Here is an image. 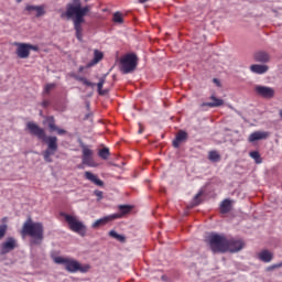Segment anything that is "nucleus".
I'll list each match as a JSON object with an SVG mask.
<instances>
[{
    "label": "nucleus",
    "instance_id": "f257e3e1",
    "mask_svg": "<svg viewBox=\"0 0 282 282\" xmlns=\"http://www.w3.org/2000/svg\"><path fill=\"white\" fill-rule=\"evenodd\" d=\"M91 7L82 6V0H72L66 7V12L62 13V19H74V28L76 31V39L79 43H83V26L82 23H85L84 17H87L90 12Z\"/></svg>",
    "mask_w": 282,
    "mask_h": 282
},
{
    "label": "nucleus",
    "instance_id": "f03ea898",
    "mask_svg": "<svg viewBox=\"0 0 282 282\" xmlns=\"http://www.w3.org/2000/svg\"><path fill=\"white\" fill-rule=\"evenodd\" d=\"M26 128L30 133L36 137L39 140L47 145V149L43 151V158L46 163H53L52 156L58 151V139L56 135H46V132L35 122H28Z\"/></svg>",
    "mask_w": 282,
    "mask_h": 282
},
{
    "label": "nucleus",
    "instance_id": "7ed1b4c3",
    "mask_svg": "<svg viewBox=\"0 0 282 282\" xmlns=\"http://www.w3.org/2000/svg\"><path fill=\"white\" fill-rule=\"evenodd\" d=\"M21 235L30 237L31 246H41L44 240V225L41 221H33L31 217L23 224Z\"/></svg>",
    "mask_w": 282,
    "mask_h": 282
},
{
    "label": "nucleus",
    "instance_id": "20e7f679",
    "mask_svg": "<svg viewBox=\"0 0 282 282\" xmlns=\"http://www.w3.org/2000/svg\"><path fill=\"white\" fill-rule=\"evenodd\" d=\"M53 261L56 264L65 265V270L69 273H87L90 269L89 264L82 265L76 259L65 258L61 256L53 257Z\"/></svg>",
    "mask_w": 282,
    "mask_h": 282
},
{
    "label": "nucleus",
    "instance_id": "39448f33",
    "mask_svg": "<svg viewBox=\"0 0 282 282\" xmlns=\"http://www.w3.org/2000/svg\"><path fill=\"white\" fill-rule=\"evenodd\" d=\"M207 242L212 252L214 253L227 252L228 238L225 235L212 232L208 235Z\"/></svg>",
    "mask_w": 282,
    "mask_h": 282
},
{
    "label": "nucleus",
    "instance_id": "423d86ee",
    "mask_svg": "<svg viewBox=\"0 0 282 282\" xmlns=\"http://www.w3.org/2000/svg\"><path fill=\"white\" fill-rule=\"evenodd\" d=\"M62 216L65 218L66 223L69 226V229L79 235L80 237H86L87 235V226L84 225L76 216L69 215L66 213H62Z\"/></svg>",
    "mask_w": 282,
    "mask_h": 282
},
{
    "label": "nucleus",
    "instance_id": "0eeeda50",
    "mask_svg": "<svg viewBox=\"0 0 282 282\" xmlns=\"http://www.w3.org/2000/svg\"><path fill=\"white\" fill-rule=\"evenodd\" d=\"M121 73L123 75H128L133 73L138 67V57L135 54H127L126 56L121 57Z\"/></svg>",
    "mask_w": 282,
    "mask_h": 282
},
{
    "label": "nucleus",
    "instance_id": "6e6552de",
    "mask_svg": "<svg viewBox=\"0 0 282 282\" xmlns=\"http://www.w3.org/2000/svg\"><path fill=\"white\" fill-rule=\"evenodd\" d=\"M13 45L17 47L15 54L20 59H28L31 55V50L33 52H39L40 50L37 45L30 43L14 42Z\"/></svg>",
    "mask_w": 282,
    "mask_h": 282
},
{
    "label": "nucleus",
    "instance_id": "1a4fd4ad",
    "mask_svg": "<svg viewBox=\"0 0 282 282\" xmlns=\"http://www.w3.org/2000/svg\"><path fill=\"white\" fill-rule=\"evenodd\" d=\"M254 94L263 99H273L275 97V89L269 86L256 85Z\"/></svg>",
    "mask_w": 282,
    "mask_h": 282
},
{
    "label": "nucleus",
    "instance_id": "9d476101",
    "mask_svg": "<svg viewBox=\"0 0 282 282\" xmlns=\"http://www.w3.org/2000/svg\"><path fill=\"white\" fill-rule=\"evenodd\" d=\"M94 152L87 145L82 144V164L88 167H97V164L94 161Z\"/></svg>",
    "mask_w": 282,
    "mask_h": 282
},
{
    "label": "nucleus",
    "instance_id": "9b49d317",
    "mask_svg": "<svg viewBox=\"0 0 282 282\" xmlns=\"http://www.w3.org/2000/svg\"><path fill=\"white\" fill-rule=\"evenodd\" d=\"M226 252L237 253L245 248V241L242 239L230 238L227 239Z\"/></svg>",
    "mask_w": 282,
    "mask_h": 282
},
{
    "label": "nucleus",
    "instance_id": "f8f14e48",
    "mask_svg": "<svg viewBox=\"0 0 282 282\" xmlns=\"http://www.w3.org/2000/svg\"><path fill=\"white\" fill-rule=\"evenodd\" d=\"M18 247L17 240L13 237H9L7 241L1 243V254H8Z\"/></svg>",
    "mask_w": 282,
    "mask_h": 282
},
{
    "label": "nucleus",
    "instance_id": "ddd939ff",
    "mask_svg": "<svg viewBox=\"0 0 282 282\" xmlns=\"http://www.w3.org/2000/svg\"><path fill=\"white\" fill-rule=\"evenodd\" d=\"M270 137V132L268 131H254L249 134L248 142L254 143L257 141L267 140Z\"/></svg>",
    "mask_w": 282,
    "mask_h": 282
},
{
    "label": "nucleus",
    "instance_id": "4468645a",
    "mask_svg": "<svg viewBox=\"0 0 282 282\" xmlns=\"http://www.w3.org/2000/svg\"><path fill=\"white\" fill-rule=\"evenodd\" d=\"M117 215H108V216H104L97 220H95V223H93V229H98L99 227L106 226L109 223L117 220Z\"/></svg>",
    "mask_w": 282,
    "mask_h": 282
},
{
    "label": "nucleus",
    "instance_id": "2eb2a0df",
    "mask_svg": "<svg viewBox=\"0 0 282 282\" xmlns=\"http://www.w3.org/2000/svg\"><path fill=\"white\" fill-rule=\"evenodd\" d=\"M46 122L51 132H57L58 135H65L67 133L65 129L57 127L55 118L53 116L47 117Z\"/></svg>",
    "mask_w": 282,
    "mask_h": 282
},
{
    "label": "nucleus",
    "instance_id": "dca6fc26",
    "mask_svg": "<svg viewBox=\"0 0 282 282\" xmlns=\"http://www.w3.org/2000/svg\"><path fill=\"white\" fill-rule=\"evenodd\" d=\"M188 134L186 131H178L175 135V139L172 141V147L174 149H180L181 144L186 142Z\"/></svg>",
    "mask_w": 282,
    "mask_h": 282
},
{
    "label": "nucleus",
    "instance_id": "f3484780",
    "mask_svg": "<svg viewBox=\"0 0 282 282\" xmlns=\"http://www.w3.org/2000/svg\"><path fill=\"white\" fill-rule=\"evenodd\" d=\"M84 178H86V181H89L90 183H93L99 187H102L105 185L102 180H100L96 174H94L89 171L84 172Z\"/></svg>",
    "mask_w": 282,
    "mask_h": 282
},
{
    "label": "nucleus",
    "instance_id": "a211bd4d",
    "mask_svg": "<svg viewBox=\"0 0 282 282\" xmlns=\"http://www.w3.org/2000/svg\"><path fill=\"white\" fill-rule=\"evenodd\" d=\"M209 99L213 101V102H203L200 105L202 108L204 107H208V108H219V107H223L225 101L223 99H219L217 98L216 96H210Z\"/></svg>",
    "mask_w": 282,
    "mask_h": 282
},
{
    "label": "nucleus",
    "instance_id": "6ab92c4d",
    "mask_svg": "<svg viewBox=\"0 0 282 282\" xmlns=\"http://www.w3.org/2000/svg\"><path fill=\"white\" fill-rule=\"evenodd\" d=\"M274 258L273 252L268 249H263L258 253V259L263 263H270Z\"/></svg>",
    "mask_w": 282,
    "mask_h": 282
},
{
    "label": "nucleus",
    "instance_id": "aec40b11",
    "mask_svg": "<svg viewBox=\"0 0 282 282\" xmlns=\"http://www.w3.org/2000/svg\"><path fill=\"white\" fill-rule=\"evenodd\" d=\"M250 72L256 75H264L269 72L268 65L253 64L250 66Z\"/></svg>",
    "mask_w": 282,
    "mask_h": 282
},
{
    "label": "nucleus",
    "instance_id": "412c9836",
    "mask_svg": "<svg viewBox=\"0 0 282 282\" xmlns=\"http://www.w3.org/2000/svg\"><path fill=\"white\" fill-rule=\"evenodd\" d=\"M253 57H254V62L261 63V64H268L271 61V56L267 52H257Z\"/></svg>",
    "mask_w": 282,
    "mask_h": 282
},
{
    "label": "nucleus",
    "instance_id": "4be33fe9",
    "mask_svg": "<svg viewBox=\"0 0 282 282\" xmlns=\"http://www.w3.org/2000/svg\"><path fill=\"white\" fill-rule=\"evenodd\" d=\"M102 59H104V53L100 52L99 50H95L93 61H90V63H88V65H86V67L91 68V67L96 66L97 64H99Z\"/></svg>",
    "mask_w": 282,
    "mask_h": 282
},
{
    "label": "nucleus",
    "instance_id": "5701e85b",
    "mask_svg": "<svg viewBox=\"0 0 282 282\" xmlns=\"http://www.w3.org/2000/svg\"><path fill=\"white\" fill-rule=\"evenodd\" d=\"M133 209L130 205H119V213L111 214V216H117V219L123 218L126 215L130 214Z\"/></svg>",
    "mask_w": 282,
    "mask_h": 282
},
{
    "label": "nucleus",
    "instance_id": "b1692460",
    "mask_svg": "<svg viewBox=\"0 0 282 282\" xmlns=\"http://www.w3.org/2000/svg\"><path fill=\"white\" fill-rule=\"evenodd\" d=\"M220 214L226 215L231 212V200L226 198L221 202L219 207Z\"/></svg>",
    "mask_w": 282,
    "mask_h": 282
},
{
    "label": "nucleus",
    "instance_id": "393cba45",
    "mask_svg": "<svg viewBox=\"0 0 282 282\" xmlns=\"http://www.w3.org/2000/svg\"><path fill=\"white\" fill-rule=\"evenodd\" d=\"M74 78L82 83V85L86 86V87H90L94 88L96 86L95 83H91L90 80H88L86 77L79 76V75H75Z\"/></svg>",
    "mask_w": 282,
    "mask_h": 282
},
{
    "label": "nucleus",
    "instance_id": "a878e982",
    "mask_svg": "<svg viewBox=\"0 0 282 282\" xmlns=\"http://www.w3.org/2000/svg\"><path fill=\"white\" fill-rule=\"evenodd\" d=\"M74 78L82 83V85L86 86V87H90L94 88L96 86L95 83H91L90 80H88L86 77L79 76V75H75Z\"/></svg>",
    "mask_w": 282,
    "mask_h": 282
},
{
    "label": "nucleus",
    "instance_id": "bb28decb",
    "mask_svg": "<svg viewBox=\"0 0 282 282\" xmlns=\"http://www.w3.org/2000/svg\"><path fill=\"white\" fill-rule=\"evenodd\" d=\"M74 78L82 83V85L86 86V87H90L94 88L96 86L95 83H91L90 80H88L86 77L79 76V75H75Z\"/></svg>",
    "mask_w": 282,
    "mask_h": 282
},
{
    "label": "nucleus",
    "instance_id": "cd10ccee",
    "mask_svg": "<svg viewBox=\"0 0 282 282\" xmlns=\"http://www.w3.org/2000/svg\"><path fill=\"white\" fill-rule=\"evenodd\" d=\"M106 84V76L99 78V83H97V91H99V96H106L107 95V90H104V86Z\"/></svg>",
    "mask_w": 282,
    "mask_h": 282
},
{
    "label": "nucleus",
    "instance_id": "c85d7f7f",
    "mask_svg": "<svg viewBox=\"0 0 282 282\" xmlns=\"http://www.w3.org/2000/svg\"><path fill=\"white\" fill-rule=\"evenodd\" d=\"M108 236L117 239V241L121 243H124L127 241L126 237L123 235L118 234L116 230H110V232H108Z\"/></svg>",
    "mask_w": 282,
    "mask_h": 282
},
{
    "label": "nucleus",
    "instance_id": "c756f323",
    "mask_svg": "<svg viewBox=\"0 0 282 282\" xmlns=\"http://www.w3.org/2000/svg\"><path fill=\"white\" fill-rule=\"evenodd\" d=\"M221 159L220 154L217 151H209L208 152V160L213 163L219 162Z\"/></svg>",
    "mask_w": 282,
    "mask_h": 282
},
{
    "label": "nucleus",
    "instance_id": "7c9ffc66",
    "mask_svg": "<svg viewBox=\"0 0 282 282\" xmlns=\"http://www.w3.org/2000/svg\"><path fill=\"white\" fill-rule=\"evenodd\" d=\"M98 155L104 161L109 160V156H110L109 148H104V149L99 150Z\"/></svg>",
    "mask_w": 282,
    "mask_h": 282
},
{
    "label": "nucleus",
    "instance_id": "2f4dec72",
    "mask_svg": "<svg viewBox=\"0 0 282 282\" xmlns=\"http://www.w3.org/2000/svg\"><path fill=\"white\" fill-rule=\"evenodd\" d=\"M249 156L254 160L256 164H262V158L259 151H251Z\"/></svg>",
    "mask_w": 282,
    "mask_h": 282
},
{
    "label": "nucleus",
    "instance_id": "473e14b6",
    "mask_svg": "<svg viewBox=\"0 0 282 282\" xmlns=\"http://www.w3.org/2000/svg\"><path fill=\"white\" fill-rule=\"evenodd\" d=\"M112 21H115V23H123L122 14L120 12H115V14H112Z\"/></svg>",
    "mask_w": 282,
    "mask_h": 282
},
{
    "label": "nucleus",
    "instance_id": "72a5a7b5",
    "mask_svg": "<svg viewBox=\"0 0 282 282\" xmlns=\"http://www.w3.org/2000/svg\"><path fill=\"white\" fill-rule=\"evenodd\" d=\"M56 88V84H46L43 95H50L53 89Z\"/></svg>",
    "mask_w": 282,
    "mask_h": 282
},
{
    "label": "nucleus",
    "instance_id": "f704fd0d",
    "mask_svg": "<svg viewBox=\"0 0 282 282\" xmlns=\"http://www.w3.org/2000/svg\"><path fill=\"white\" fill-rule=\"evenodd\" d=\"M35 12H36V17L37 18L44 17V14H45V7L44 6H37Z\"/></svg>",
    "mask_w": 282,
    "mask_h": 282
},
{
    "label": "nucleus",
    "instance_id": "c9c22d12",
    "mask_svg": "<svg viewBox=\"0 0 282 282\" xmlns=\"http://www.w3.org/2000/svg\"><path fill=\"white\" fill-rule=\"evenodd\" d=\"M8 231V225H0V240H2Z\"/></svg>",
    "mask_w": 282,
    "mask_h": 282
},
{
    "label": "nucleus",
    "instance_id": "e433bc0d",
    "mask_svg": "<svg viewBox=\"0 0 282 282\" xmlns=\"http://www.w3.org/2000/svg\"><path fill=\"white\" fill-rule=\"evenodd\" d=\"M280 268H282V261L279 262V263H274V264L268 267L267 270H268V271H273V270L280 269Z\"/></svg>",
    "mask_w": 282,
    "mask_h": 282
},
{
    "label": "nucleus",
    "instance_id": "4c0bfd02",
    "mask_svg": "<svg viewBox=\"0 0 282 282\" xmlns=\"http://www.w3.org/2000/svg\"><path fill=\"white\" fill-rule=\"evenodd\" d=\"M95 196H97V200H101L104 198L102 191L95 189Z\"/></svg>",
    "mask_w": 282,
    "mask_h": 282
},
{
    "label": "nucleus",
    "instance_id": "58836bf2",
    "mask_svg": "<svg viewBox=\"0 0 282 282\" xmlns=\"http://www.w3.org/2000/svg\"><path fill=\"white\" fill-rule=\"evenodd\" d=\"M36 9H37V6H31V4L26 6L25 8L28 12H35Z\"/></svg>",
    "mask_w": 282,
    "mask_h": 282
},
{
    "label": "nucleus",
    "instance_id": "ea45409f",
    "mask_svg": "<svg viewBox=\"0 0 282 282\" xmlns=\"http://www.w3.org/2000/svg\"><path fill=\"white\" fill-rule=\"evenodd\" d=\"M50 105H51V101L47 100V99H44L43 102H42L43 108H48Z\"/></svg>",
    "mask_w": 282,
    "mask_h": 282
},
{
    "label": "nucleus",
    "instance_id": "a19ab883",
    "mask_svg": "<svg viewBox=\"0 0 282 282\" xmlns=\"http://www.w3.org/2000/svg\"><path fill=\"white\" fill-rule=\"evenodd\" d=\"M213 83H214L217 87H220V82H219V79L214 78V79H213Z\"/></svg>",
    "mask_w": 282,
    "mask_h": 282
},
{
    "label": "nucleus",
    "instance_id": "79ce46f5",
    "mask_svg": "<svg viewBox=\"0 0 282 282\" xmlns=\"http://www.w3.org/2000/svg\"><path fill=\"white\" fill-rule=\"evenodd\" d=\"M143 131H144V129L142 128V126H141V124H139V134H142V133H143Z\"/></svg>",
    "mask_w": 282,
    "mask_h": 282
},
{
    "label": "nucleus",
    "instance_id": "37998d69",
    "mask_svg": "<svg viewBox=\"0 0 282 282\" xmlns=\"http://www.w3.org/2000/svg\"><path fill=\"white\" fill-rule=\"evenodd\" d=\"M149 0H139V3H147Z\"/></svg>",
    "mask_w": 282,
    "mask_h": 282
},
{
    "label": "nucleus",
    "instance_id": "c03bdc74",
    "mask_svg": "<svg viewBox=\"0 0 282 282\" xmlns=\"http://www.w3.org/2000/svg\"><path fill=\"white\" fill-rule=\"evenodd\" d=\"M279 116L282 119V109L279 111Z\"/></svg>",
    "mask_w": 282,
    "mask_h": 282
},
{
    "label": "nucleus",
    "instance_id": "a18cd8bd",
    "mask_svg": "<svg viewBox=\"0 0 282 282\" xmlns=\"http://www.w3.org/2000/svg\"><path fill=\"white\" fill-rule=\"evenodd\" d=\"M84 70V67L82 66V67H79V73H82Z\"/></svg>",
    "mask_w": 282,
    "mask_h": 282
},
{
    "label": "nucleus",
    "instance_id": "49530a36",
    "mask_svg": "<svg viewBox=\"0 0 282 282\" xmlns=\"http://www.w3.org/2000/svg\"><path fill=\"white\" fill-rule=\"evenodd\" d=\"M200 196V194H196L195 198H198Z\"/></svg>",
    "mask_w": 282,
    "mask_h": 282
},
{
    "label": "nucleus",
    "instance_id": "de8ad7c7",
    "mask_svg": "<svg viewBox=\"0 0 282 282\" xmlns=\"http://www.w3.org/2000/svg\"><path fill=\"white\" fill-rule=\"evenodd\" d=\"M17 1H18V3H21L22 0H17Z\"/></svg>",
    "mask_w": 282,
    "mask_h": 282
},
{
    "label": "nucleus",
    "instance_id": "09e8293b",
    "mask_svg": "<svg viewBox=\"0 0 282 282\" xmlns=\"http://www.w3.org/2000/svg\"><path fill=\"white\" fill-rule=\"evenodd\" d=\"M78 169H83V166L82 165H79V166H77Z\"/></svg>",
    "mask_w": 282,
    "mask_h": 282
},
{
    "label": "nucleus",
    "instance_id": "8fccbe9b",
    "mask_svg": "<svg viewBox=\"0 0 282 282\" xmlns=\"http://www.w3.org/2000/svg\"><path fill=\"white\" fill-rule=\"evenodd\" d=\"M86 3H87V1H89V0H84Z\"/></svg>",
    "mask_w": 282,
    "mask_h": 282
}]
</instances>
